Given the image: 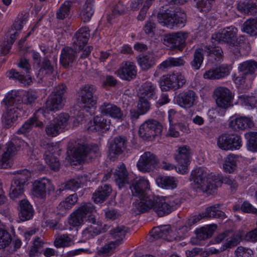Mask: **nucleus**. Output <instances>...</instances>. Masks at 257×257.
I'll use <instances>...</instances> for the list:
<instances>
[{"mask_svg": "<svg viewBox=\"0 0 257 257\" xmlns=\"http://www.w3.org/2000/svg\"><path fill=\"white\" fill-rule=\"evenodd\" d=\"M11 242L10 234L2 228H0V249L4 248L9 245Z\"/></svg>", "mask_w": 257, "mask_h": 257, "instance_id": "774afa93", "label": "nucleus"}, {"mask_svg": "<svg viewBox=\"0 0 257 257\" xmlns=\"http://www.w3.org/2000/svg\"><path fill=\"white\" fill-rule=\"evenodd\" d=\"M162 130V125L158 121L154 119H149L141 124L139 134L140 137L143 140L151 141L156 136L161 134Z\"/></svg>", "mask_w": 257, "mask_h": 257, "instance_id": "39448f33", "label": "nucleus"}, {"mask_svg": "<svg viewBox=\"0 0 257 257\" xmlns=\"http://www.w3.org/2000/svg\"><path fill=\"white\" fill-rule=\"evenodd\" d=\"M217 145L223 150L239 149L241 146V138L237 135H223L219 137Z\"/></svg>", "mask_w": 257, "mask_h": 257, "instance_id": "f8f14e48", "label": "nucleus"}, {"mask_svg": "<svg viewBox=\"0 0 257 257\" xmlns=\"http://www.w3.org/2000/svg\"><path fill=\"white\" fill-rule=\"evenodd\" d=\"M15 174L16 176L13 181L17 183L20 182V184L24 185H25L26 182L28 181L30 175V172L26 170L18 171Z\"/></svg>", "mask_w": 257, "mask_h": 257, "instance_id": "680f3d73", "label": "nucleus"}, {"mask_svg": "<svg viewBox=\"0 0 257 257\" xmlns=\"http://www.w3.org/2000/svg\"><path fill=\"white\" fill-rule=\"evenodd\" d=\"M188 34L183 32L166 35L164 38V44L171 48H176L180 49V46L185 43Z\"/></svg>", "mask_w": 257, "mask_h": 257, "instance_id": "aec40b11", "label": "nucleus"}, {"mask_svg": "<svg viewBox=\"0 0 257 257\" xmlns=\"http://www.w3.org/2000/svg\"><path fill=\"white\" fill-rule=\"evenodd\" d=\"M118 245L114 241H110L100 248L98 251V254L109 255L113 252L115 248Z\"/></svg>", "mask_w": 257, "mask_h": 257, "instance_id": "e2e57ef3", "label": "nucleus"}, {"mask_svg": "<svg viewBox=\"0 0 257 257\" xmlns=\"http://www.w3.org/2000/svg\"><path fill=\"white\" fill-rule=\"evenodd\" d=\"M54 71V66L47 58H45L41 63L38 75L40 77L44 74L50 75L52 74Z\"/></svg>", "mask_w": 257, "mask_h": 257, "instance_id": "49530a36", "label": "nucleus"}, {"mask_svg": "<svg viewBox=\"0 0 257 257\" xmlns=\"http://www.w3.org/2000/svg\"><path fill=\"white\" fill-rule=\"evenodd\" d=\"M78 49H73L69 47L64 48L61 51L60 62L61 65L67 68L71 66L76 58Z\"/></svg>", "mask_w": 257, "mask_h": 257, "instance_id": "a878e982", "label": "nucleus"}, {"mask_svg": "<svg viewBox=\"0 0 257 257\" xmlns=\"http://www.w3.org/2000/svg\"><path fill=\"white\" fill-rule=\"evenodd\" d=\"M159 163L157 156L150 152H146L141 156L137 166L142 172H150L155 168Z\"/></svg>", "mask_w": 257, "mask_h": 257, "instance_id": "0eeeda50", "label": "nucleus"}, {"mask_svg": "<svg viewBox=\"0 0 257 257\" xmlns=\"http://www.w3.org/2000/svg\"><path fill=\"white\" fill-rule=\"evenodd\" d=\"M243 30L251 36L257 35V19L247 20L243 24Z\"/></svg>", "mask_w": 257, "mask_h": 257, "instance_id": "603ef678", "label": "nucleus"}, {"mask_svg": "<svg viewBox=\"0 0 257 257\" xmlns=\"http://www.w3.org/2000/svg\"><path fill=\"white\" fill-rule=\"evenodd\" d=\"M33 207L28 200H22L19 203V215L20 219L23 221L29 220L33 216Z\"/></svg>", "mask_w": 257, "mask_h": 257, "instance_id": "c85d7f7f", "label": "nucleus"}, {"mask_svg": "<svg viewBox=\"0 0 257 257\" xmlns=\"http://www.w3.org/2000/svg\"><path fill=\"white\" fill-rule=\"evenodd\" d=\"M219 206V204L214 205L207 207L205 212L202 213V215L205 218H218L223 219L225 218V213L217 208Z\"/></svg>", "mask_w": 257, "mask_h": 257, "instance_id": "a19ab883", "label": "nucleus"}, {"mask_svg": "<svg viewBox=\"0 0 257 257\" xmlns=\"http://www.w3.org/2000/svg\"><path fill=\"white\" fill-rule=\"evenodd\" d=\"M229 73V67L226 65H222L215 68L206 71L203 74L205 79L211 80L219 79L228 75Z\"/></svg>", "mask_w": 257, "mask_h": 257, "instance_id": "393cba45", "label": "nucleus"}, {"mask_svg": "<svg viewBox=\"0 0 257 257\" xmlns=\"http://www.w3.org/2000/svg\"><path fill=\"white\" fill-rule=\"evenodd\" d=\"M156 86L150 81L145 82L139 89V97L150 98L155 95Z\"/></svg>", "mask_w": 257, "mask_h": 257, "instance_id": "c9c22d12", "label": "nucleus"}, {"mask_svg": "<svg viewBox=\"0 0 257 257\" xmlns=\"http://www.w3.org/2000/svg\"><path fill=\"white\" fill-rule=\"evenodd\" d=\"M205 51L202 48H198L195 50L194 53V58L191 62L192 67L195 70H198L201 66L203 60V52Z\"/></svg>", "mask_w": 257, "mask_h": 257, "instance_id": "09e8293b", "label": "nucleus"}, {"mask_svg": "<svg viewBox=\"0 0 257 257\" xmlns=\"http://www.w3.org/2000/svg\"><path fill=\"white\" fill-rule=\"evenodd\" d=\"M117 73L122 79L130 80L135 77L137 70L133 62H126L122 64L121 67L117 70Z\"/></svg>", "mask_w": 257, "mask_h": 257, "instance_id": "bb28decb", "label": "nucleus"}, {"mask_svg": "<svg viewBox=\"0 0 257 257\" xmlns=\"http://www.w3.org/2000/svg\"><path fill=\"white\" fill-rule=\"evenodd\" d=\"M127 138L125 136L115 137L110 143L109 146V157L110 160H115L126 148Z\"/></svg>", "mask_w": 257, "mask_h": 257, "instance_id": "9b49d317", "label": "nucleus"}, {"mask_svg": "<svg viewBox=\"0 0 257 257\" xmlns=\"http://www.w3.org/2000/svg\"><path fill=\"white\" fill-rule=\"evenodd\" d=\"M156 201L154 211L160 217L169 214L176 206L180 204V201L179 199L166 201L165 199L158 197H157Z\"/></svg>", "mask_w": 257, "mask_h": 257, "instance_id": "4468645a", "label": "nucleus"}, {"mask_svg": "<svg viewBox=\"0 0 257 257\" xmlns=\"http://www.w3.org/2000/svg\"><path fill=\"white\" fill-rule=\"evenodd\" d=\"M186 83L184 76L181 73H173L170 75H164L161 79V86L177 89L182 87Z\"/></svg>", "mask_w": 257, "mask_h": 257, "instance_id": "ddd939ff", "label": "nucleus"}, {"mask_svg": "<svg viewBox=\"0 0 257 257\" xmlns=\"http://www.w3.org/2000/svg\"><path fill=\"white\" fill-rule=\"evenodd\" d=\"M77 200L78 197L76 194L70 195L64 201L60 203L59 207L65 209H69L77 202Z\"/></svg>", "mask_w": 257, "mask_h": 257, "instance_id": "0e129e2a", "label": "nucleus"}, {"mask_svg": "<svg viewBox=\"0 0 257 257\" xmlns=\"http://www.w3.org/2000/svg\"><path fill=\"white\" fill-rule=\"evenodd\" d=\"M46 134L49 137H55L62 132L61 130L58 127L56 123L53 121L50 122L45 127Z\"/></svg>", "mask_w": 257, "mask_h": 257, "instance_id": "69168bd1", "label": "nucleus"}, {"mask_svg": "<svg viewBox=\"0 0 257 257\" xmlns=\"http://www.w3.org/2000/svg\"><path fill=\"white\" fill-rule=\"evenodd\" d=\"M197 98L195 92L189 90L180 93L177 97L176 101L181 107L189 108L194 105Z\"/></svg>", "mask_w": 257, "mask_h": 257, "instance_id": "5701e85b", "label": "nucleus"}, {"mask_svg": "<svg viewBox=\"0 0 257 257\" xmlns=\"http://www.w3.org/2000/svg\"><path fill=\"white\" fill-rule=\"evenodd\" d=\"M95 90L94 86L86 85L78 91V99L81 107L90 108L95 104L96 99L93 95Z\"/></svg>", "mask_w": 257, "mask_h": 257, "instance_id": "9d476101", "label": "nucleus"}, {"mask_svg": "<svg viewBox=\"0 0 257 257\" xmlns=\"http://www.w3.org/2000/svg\"><path fill=\"white\" fill-rule=\"evenodd\" d=\"M90 37L89 30L87 27H82L75 33L73 37V46L74 49L80 51L87 43Z\"/></svg>", "mask_w": 257, "mask_h": 257, "instance_id": "412c9836", "label": "nucleus"}, {"mask_svg": "<svg viewBox=\"0 0 257 257\" xmlns=\"http://www.w3.org/2000/svg\"><path fill=\"white\" fill-rule=\"evenodd\" d=\"M237 9L241 13L254 15L257 13V1H240L237 4Z\"/></svg>", "mask_w": 257, "mask_h": 257, "instance_id": "2f4dec72", "label": "nucleus"}, {"mask_svg": "<svg viewBox=\"0 0 257 257\" xmlns=\"http://www.w3.org/2000/svg\"><path fill=\"white\" fill-rule=\"evenodd\" d=\"M33 193L37 197L43 198L46 196V190L54 191V187L51 181L46 178L36 180L33 183Z\"/></svg>", "mask_w": 257, "mask_h": 257, "instance_id": "a211bd4d", "label": "nucleus"}, {"mask_svg": "<svg viewBox=\"0 0 257 257\" xmlns=\"http://www.w3.org/2000/svg\"><path fill=\"white\" fill-rule=\"evenodd\" d=\"M216 228L217 225L213 224L207 225L199 229H197L195 231L197 239L200 240H202L211 237Z\"/></svg>", "mask_w": 257, "mask_h": 257, "instance_id": "e433bc0d", "label": "nucleus"}, {"mask_svg": "<svg viewBox=\"0 0 257 257\" xmlns=\"http://www.w3.org/2000/svg\"><path fill=\"white\" fill-rule=\"evenodd\" d=\"M139 199H134L135 202H133L134 209L135 212L144 213L150 209L154 210L156 202L157 197L154 196H146V195Z\"/></svg>", "mask_w": 257, "mask_h": 257, "instance_id": "2eb2a0df", "label": "nucleus"}, {"mask_svg": "<svg viewBox=\"0 0 257 257\" xmlns=\"http://www.w3.org/2000/svg\"><path fill=\"white\" fill-rule=\"evenodd\" d=\"M16 93H8L3 102L6 105V111L3 115L2 121L6 128L11 127L17 120L19 112L22 109L16 101H19L20 98L16 95Z\"/></svg>", "mask_w": 257, "mask_h": 257, "instance_id": "f03ea898", "label": "nucleus"}, {"mask_svg": "<svg viewBox=\"0 0 257 257\" xmlns=\"http://www.w3.org/2000/svg\"><path fill=\"white\" fill-rule=\"evenodd\" d=\"M66 85L63 84L55 88L46 101L47 110L57 111L62 108L64 105L63 95L66 92Z\"/></svg>", "mask_w": 257, "mask_h": 257, "instance_id": "423d86ee", "label": "nucleus"}, {"mask_svg": "<svg viewBox=\"0 0 257 257\" xmlns=\"http://www.w3.org/2000/svg\"><path fill=\"white\" fill-rule=\"evenodd\" d=\"M73 243L72 238L67 234L58 235L54 241V245L58 248L69 246Z\"/></svg>", "mask_w": 257, "mask_h": 257, "instance_id": "de8ad7c7", "label": "nucleus"}, {"mask_svg": "<svg viewBox=\"0 0 257 257\" xmlns=\"http://www.w3.org/2000/svg\"><path fill=\"white\" fill-rule=\"evenodd\" d=\"M170 230L169 226H164L161 227H156L153 228L150 232V236L155 239L163 237Z\"/></svg>", "mask_w": 257, "mask_h": 257, "instance_id": "5fc2aeb1", "label": "nucleus"}, {"mask_svg": "<svg viewBox=\"0 0 257 257\" xmlns=\"http://www.w3.org/2000/svg\"><path fill=\"white\" fill-rule=\"evenodd\" d=\"M150 188L149 181L144 178L134 180L131 186L133 195L138 197L146 195Z\"/></svg>", "mask_w": 257, "mask_h": 257, "instance_id": "4be33fe9", "label": "nucleus"}, {"mask_svg": "<svg viewBox=\"0 0 257 257\" xmlns=\"http://www.w3.org/2000/svg\"><path fill=\"white\" fill-rule=\"evenodd\" d=\"M79 211H80L84 216L86 218H91L94 217L91 214L94 212L95 208L94 206L90 203H85L81 204L78 208Z\"/></svg>", "mask_w": 257, "mask_h": 257, "instance_id": "13d9d810", "label": "nucleus"}, {"mask_svg": "<svg viewBox=\"0 0 257 257\" xmlns=\"http://www.w3.org/2000/svg\"><path fill=\"white\" fill-rule=\"evenodd\" d=\"M185 60L183 57H169L161 63L158 66L161 70H165L171 67H179L184 65Z\"/></svg>", "mask_w": 257, "mask_h": 257, "instance_id": "4c0bfd02", "label": "nucleus"}, {"mask_svg": "<svg viewBox=\"0 0 257 257\" xmlns=\"http://www.w3.org/2000/svg\"><path fill=\"white\" fill-rule=\"evenodd\" d=\"M237 30L234 27H227L212 36V38L220 43H227L230 46H237Z\"/></svg>", "mask_w": 257, "mask_h": 257, "instance_id": "1a4fd4ad", "label": "nucleus"}, {"mask_svg": "<svg viewBox=\"0 0 257 257\" xmlns=\"http://www.w3.org/2000/svg\"><path fill=\"white\" fill-rule=\"evenodd\" d=\"M18 65L20 68L23 69L24 71V72H22L23 74H20V72L12 69L8 72V77L10 78L18 80L25 85H29L31 82V78L29 75L24 76L25 74H27L29 72L30 65L28 63V61L25 59H22Z\"/></svg>", "mask_w": 257, "mask_h": 257, "instance_id": "f3484780", "label": "nucleus"}, {"mask_svg": "<svg viewBox=\"0 0 257 257\" xmlns=\"http://www.w3.org/2000/svg\"><path fill=\"white\" fill-rule=\"evenodd\" d=\"M98 152L99 148L96 145L77 143L73 148L72 156L76 162L81 163L87 159L90 160L96 157Z\"/></svg>", "mask_w": 257, "mask_h": 257, "instance_id": "7ed1b4c3", "label": "nucleus"}, {"mask_svg": "<svg viewBox=\"0 0 257 257\" xmlns=\"http://www.w3.org/2000/svg\"><path fill=\"white\" fill-rule=\"evenodd\" d=\"M213 94L216 103L219 107L227 109L232 105L233 96L226 87H218L214 90Z\"/></svg>", "mask_w": 257, "mask_h": 257, "instance_id": "6e6552de", "label": "nucleus"}, {"mask_svg": "<svg viewBox=\"0 0 257 257\" xmlns=\"http://www.w3.org/2000/svg\"><path fill=\"white\" fill-rule=\"evenodd\" d=\"M248 139V148L252 152L257 151V133L250 132L246 134Z\"/></svg>", "mask_w": 257, "mask_h": 257, "instance_id": "052dcab7", "label": "nucleus"}, {"mask_svg": "<svg viewBox=\"0 0 257 257\" xmlns=\"http://www.w3.org/2000/svg\"><path fill=\"white\" fill-rule=\"evenodd\" d=\"M24 185L20 184V182H12L10 192V197L15 200L21 197L24 193Z\"/></svg>", "mask_w": 257, "mask_h": 257, "instance_id": "79ce46f5", "label": "nucleus"}, {"mask_svg": "<svg viewBox=\"0 0 257 257\" xmlns=\"http://www.w3.org/2000/svg\"><path fill=\"white\" fill-rule=\"evenodd\" d=\"M111 192L110 187L106 184L99 187L93 194L92 198L96 203H101L106 199Z\"/></svg>", "mask_w": 257, "mask_h": 257, "instance_id": "72a5a7b5", "label": "nucleus"}, {"mask_svg": "<svg viewBox=\"0 0 257 257\" xmlns=\"http://www.w3.org/2000/svg\"><path fill=\"white\" fill-rule=\"evenodd\" d=\"M14 92L16 93V95L20 98V100L19 101H16L21 106L23 103L28 105L34 102L37 98V93L33 90H29L25 92L22 97L20 95V92L19 91L12 90L10 93H13Z\"/></svg>", "mask_w": 257, "mask_h": 257, "instance_id": "473e14b6", "label": "nucleus"}, {"mask_svg": "<svg viewBox=\"0 0 257 257\" xmlns=\"http://www.w3.org/2000/svg\"><path fill=\"white\" fill-rule=\"evenodd\" d=\"M257 69V62L254 61H246L240 65L239 70L244 74H252Z\"/></svg>", "mask_w": 257, "mask_h": 257, "instance_id": "4d7b16f0", "label": "nucleus"}, {"mask_svg": "<svg viewBox=\"0 0 257 257\" xmlns=\"http://www.w3.org/2000/svg\"><path fill=\"white\" fill-rule=\"evenodd\" d=\"M87 221L92 224L86 227L82 232L83 237L86 239H89L94 235H97L106 231V229H101V224L99 222H96L95 217L88 218Z\"/></svg>", "mask_w": 257, "mask_h": 257, "instance_id": "b1692460", "label": "nucleus"}, {"mask_svg": "<svg viewBox=\"0 0 257 257\" xmlns=\"http://www.w3.org/2000/svg\"><path fill=\"white\" fill-rule=\"evenodd\" d=\"M204 51L206 52L208 55L215 56V59L217 58L220 59L223 57L222 50L218 46H206Z\"/></svg>", "mask_w": 257, "mask_h": 257, "instance_id": "338daca9", "label": "nucleus"}, {"mask_svg": "<svg viewBox=\"0 0 257 257\" xmlns=\"http://www.w3.org/2000/svg\"><path fill=\"white\" fill-rule=\"evenodd\" d=\"M100 110L101 113L113 118L120 119L123 116V112L120 108L110 103H104L100 106Z\"/></svg>", "mask_w": 257, "mask_h": 257, "instance_id": "cd10ccee", "label": "nucleus"}, {"mask_svg": "<svg viewBox=\"0 0 257 257\" xmlns=\"http://www.w3.org/2000/svg\"><path fill=\"white\" fill-rule=\"evenodd\" d=\"M190 180L192 182V185L197 190L211 194L212 191L217 188L220 178L219 174H207L203 169L199 168L192 171Z\"/></svg>", "mask_w": 257, "mask_h": 257, "instance_id": "f257e3e1", "label": "nucleus"}, {"mask_svg": "<svg viewBox=\"0 0 257 257\" xmlns=\"http://www.w3.org/2000/svg\"><path fill=\"white\" fill-rule=\"evenodd\" d=\"M236 169V159L235 155L230 154L226 158L223 169L226 173H231Z\"/></svg>", "mask_w": 257, "mask_h": 257, "instance_id": "3c124183", "label": "nucleus"}, {"mask_svg": "<svg viewBox=\"0 0 257 257\" xmlns=\"http://www.w3.org/2000/svg\"><path fill=\"white\" fill-rule=\"evenodd\" d=\"M139 65L143 70H147L155 64V58L151 54L142 55L138 59Z\"/></svg>", "mask_w": 257, "mask_h": 257, "instance_id": "37998d69", "label": "nucleus"}, {"mask_svg": "<svg viewBox=\"0 0 257 257\" xmlns=\"http://www.w3.org/2000/svg\"><path fill=\"white\" fill-rule=\"evenodd\" d=\"M18 148L12 142H9L7 144L6 151L3 154L2 158L3 166H5V164H6L7 162L16 154L18 150Z\"/></svg>", "mask_w": 257, "mask_h": 257, "instance_id": "c03bdc74", "label": "nucleus"}, {"mask_svg": "<svg viewBox=\"0 0 257 257\" xmlns=\"http://www.w3.org/2000/svg\"><path fill=\"white\" fill-rule=\"evenodd\" d=\"M110 121L101 116H96L89 123L88 131L91 133H103L109 129Z\"/></svg>", "mask_w": 257, "mask_h": 257, "instance_id": "6ab92c4d", "label": "nucleus"}, {"mask_svg": "<svg viewBox=\"0 0 257 257\" xmlns=\"http://www.w3.org/2000/svg\"><path fill=\"white\" fill-rule=\"evenodd\" d=\"M34 125L39 128H42L44 126L43 123L39 120L36 113L22 125L17 131V133L19 135H25L32 129Z\"/></svg>", "mask_w": 257, "mask_h": 257, "instance_id": "7c9ffc66", "label": "nucleus"}, {"mask_svg": "<svg viewBox=\"0 0 257 257\" xmlns=\"http://www.w3.org/2000/svg\"><path fill=\"white\" fill-rule=\"evenodd\" d=\"M85 219L86 218L78 209L71 214L69 223L73 226H79L83 223Z\"/></svg>", "mask_w": 257, "mask_h": 257, "instance_id": "bf43d9fd", "label": "nucleus"}, {"mask_svg": "<svg viewBox=\"0 0 257 257\" xmlns=\"http://www.w3.org/2000/svg\"><path fill=\"white\" fill-rule=\"evenodd\" d=\"M252 125L253 123L249 118L243 116L235 118L229 123V127L236 131L244 130Z\"/></svg>", "mask_w": 257, "mask_h": 257, "instance_id": "c756f323", "label": "nucleus"}, {"mask_svg": "<svg viewBox=\"0 0 257 257\" xmlns=\"http://www.w3.org/2000/svg\"><path fill=\"white\" fill-rule=\"evenodd\" d=\"M72 3L70 1H66L60 7L57 12V18L63 20L68 16L70 12Z\"/></svg>", "mask_w": 257, "mask_h": 257, "instance_id": "6e6d98bb", "label": "nucleus"}, {"mask_svg": "<svg viewBox=\"0 0 257 257\" xmlns=\"http://www.w3.org/2000/svg\"><path fill=\"white\" fill-rule=\"evenodd\" d=\"M157 182L162 188L173 189L176 188L178 181L173 177L159 176L157 179Z\"/></svg>", "mask_w": 257, "mask_h": 257, "instance_id": "ea45409f", "label": "nucleus"}, {"mask_svg": "<svg viewBox=\"0 0 257 257\" xmlns=\"http://www.w3.org/2000/svg\"><path fill=\"white\" fill-rule=\"evenodd\" d=\"M115 180L120 188L125 183H128V173L124 164L117 167L114 173Z\"/></svg>", "mask_w": 257, "mask_h": 257, "instance_id": "f704fd0d", "label": "nucleus"}, {"mask_svg": "<svg viewBox=\"0 0 257 257\" xmlns=\"http://www.w3.org/2000/svg\"><path fill=\"white\" fill-rule=\"evenodd\" d=\"M243 234L241 232L232 234L230 237L226 238V242L224 245V249L231 248L237 245L242 240Z\"/></svg>", "mask_w": 257, "mask_h": 257, "instance_id": "8fccbe9b", "label": "nucleus"}, {"mask_svg": "<svg viewBox=\"0 0 257 257\" xmlns=\"http://www.w3.org/2000/svg\"><path fill=\"white\" fill-rule=\"evenodd\" d=\"M126 232V228L121 225L111 229L109 231V234L111 237L115 239V241H113L116 243V244L119 245L125 237Z\"/></svg>", "mask_w": 257, "mask_h": 257, "instance_id": "58836bf2", "label": "nucleus"}, {"mask_svg": "<svg viewBox=\"0 0 257 257\" xmlns=\"http://www.w3.org/2000/svg\"><path fill=\"white\" fill-rule=\"evenodd\" d=\"M157 18L159 23L171 29L175 25H184L186 22V16L185 13L181 12L174 13L170 10L159 12Z\"/></svg>", "mask_w": 257, "mask_h": 257, "instance_id": "20e7f679", "label": "nucleus"}, {"mask_svg": "<svg viewBox=\"0 0 257 257\" xmlns=\"http://www.w3.org/2000/svg\"><path fill=\"white\" fill-rule=\"evenodd\" d=\"M190 149L187 146L180 147L178 149V153L175 156V160L180 164L178 172L184 174L188 172V167L190 164Z\"/></svg>", "mask_w": 257, "mask_h": 257, "instance_id": "dca6fc26", "label": "nucleus"}, {"mask_svg": "<svg viewBox=\"0 0 257 257\" xmlns=\"http://www.w3.org/2000/svg\"><path fill=\"white\" fill-rule=\"evenodd\" d=\"M92 5L90 3H86L81 10L80 17L84 22L89 21L93 15Z\"/></svg>", "mask_w": 257, "mask_h": 257, "instance_id": "864d4df0", "label": "nucleus"}, {"mask_svg": "<svg viewBox=\"0 0 257 257\" xmlns=\"http://www.w3.org/2000/svg\"><path fill=\"white\" fill-rule=\"evenodd\" d=\"M70 116L67 113L62 112L58 114L54 119V121L63 132L69 124Z\"/></svg>", "mask_w": 257, "mask_h": 257, "instance_id": "a18cd8bd", "label": "nucleus"}]
</instances>
